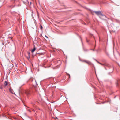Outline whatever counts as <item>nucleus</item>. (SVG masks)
<instances>
[{
  "label": "nucleus",
  "instance_id": "1",
  "mask_svg": "<svg viewBox=\"0 0 120 120\" xmlns=\"http://www.w3.org/2000/svg\"><path fill=\"white\" fill-rule=\"evenodd\" d=\"M13 66V65L11 63H10L8 65V68L9 70H11Z\"/></svg>",
  "mask_w": 120,
  "mask_h": 120
},
{
  "label": "nucleus",
  "instance_id": "2",
  "mask_svg": "<svg viewBox=\"0 0 120 120\" xmlns=\"http://www.w3.org/2000/svg\"><path fill=\"white\" fill-rule=\"evenodd\" d=\"M94 12L98 15H102V14L100 11H94Z\"/></svg>",
  "mask_w": 120,
  "mask_h": 120
},
{
  "label": "nucleus",
  "instance_id": "3",
  "mask_svg": "<svg viewBox=\"0 0 120 120\" xmlns=\"http://www.w3.org/2000/svg\"><path fill=\"white\" fill-rule=\"evenodd\" d=\"M25 93L28 96L30 94V91L29 90H27L25 91Z\"/></svg>",
  "mask_w": 120,
  "mask_h": 120
},
{
  "label": "nucleus",
  "instance_id": "4",
  "mask_svg": "<svg viewBox=\"0 0 120 120\" xmlns=\"http://www.w3.org/2000/svg\"><path fill=\"white\" fill-rule=\"evenodd\" d=\"M85 62L88 65H91V62L88 61L86 60Z\"/></svg>",
  "mask_w": 120,
  "mask_h": 120
},
{
  "label": "nucleus",
  "instance_id": "5",
  "mask_svg": "<svg viewBox=\"0 0 120 120\" xmlns=\"http://www.w3.org/2000/svg\"><path fill=\"white\" fill-rule=\"evenodd\" d=\"M9 90L10 92H11V93L13 94H14V91H13V90L11 88H9Z\"/></svg>",
  "mask_w": 120,
  "mask_h": 120
},
{
  "label": "nucleus",
  "instance_id": "6",
  "mask_svg": "<svg viewBox=\"0 0 120 120\" xmlns=\"http://www.w3.org/2000/svg\"><path fill=\"white\" fill-rule=\"evenodd\" d=\"M36 49V48L35 46H34V47L33 48V49L32 50H31V52L32 53H33L35 50Z\"/></svg>",
  "mask_w": 120,
  "mask_h": 120
},
{
  "label": "nucleus",
  "instance_id": "7",
  "mask_svg": "<svg viewBox=\"0 0 120 120\" xmlns=\"http://www.w3.org/2000/svg\"><path fill=\"white\" fill-rule=\"evenodd\" d=\"M8 84V82L6 81H5V83L4 84V86H6Z\"/></svg>",
  "mask_w": 120,
  "mask_h": 120
},
{
  "label": "nucleus",
  "instance_id": "8",
  "mask_svg": "<svg viewBox=\"0 0 120 120\" xmlns=\"http://www.w3.org/2000/svg\"><path fill=\"white\" fill-rule=\"evenodd\" d=\"M28 54L29 55V56L27 57V59H28V60H29V59H30V56H29V55L30 54V53L29 52L28 53Z\"/></svg>",
  "mask_w": 120,
  "mask_h": 120
},
{
  "label": "nucleus",
  "instance_id": "9",
  "mask_svg": "<svg viewBox=\"0 0 120 120\" xmlns=\"http://www.w3.org/2000/svg\"><path fill=\"white\" fill-rule=\"evenodd\" d=\"M116 86H118V83L117 82L116 83Z\"/></svg>",
  "mask_w": 120,
  "mask_h": 120
},
{
  "label": "nucleus",
  "instance_id": "10",
  "mask_svg": "<svg viewBox=\"0 0 120 120\" xmlns=\"http://www.w3.org/2000/svg\"><path fill=\"white\" fill-rule=\"evenodd\" d=\"M42 26L41 25H40V29L41 30L42 29Z\"/></svg>",
  "mask_w": 120,
  "mask_h": 120
},
{
  "label": "nucleus",
  "instance_id": "11",
  "mask_svg": "<svg viewBox=\"0 0 120 120\" xmlns=\"http://www.w3.org/2000/svg\"><path fill=\"white\" fill-rule=\"evenodd\" d=\"M85 60H81V61L85 62Z\"/></svg>",
  "mask_w": 120,
  "mask_h": 120
},
{
  "label": "nucleus",
  "instance_id": "12",
  "mask_svg": "<svg viewBox=\"0 0 120 120\" xmlns=\"http://www.w3.org/2000/svg\"><path fill=\"white\" fill-rule=\"evenodd\" d=\"M3 87L2 86H0V89H3Z\"/></svg>",
  "mask_w": 120,
  "mask_h": 120
},
{
  "label": "nucleus",
  "instance_id": "13",
  "mask_svg": "<svg viewBox=\"0 0 120 120\" xmlns=\"http://www.w3.org/2000/svg\"><path fill=\"white\" fill-rule=\"evenodd\" d=\"M96 61H97V62L98 63H99V64H100V62H98V61H97V60H96Z\"/></svg>",
  "mask_w": 120,
  "mask_h": 120
},
{
  "label": "nucleus",
  "instance_id": "14",
  "mask_svg": "<svg viewBox=\"0 0 120 120\" xmlns=\"http://www.w3.org/2000/svg\"><path fill=\"white\" fill-rule=\"evenodd\" d=\"M100 64L101 65H103V64L101 63H100L99 64Z\"/></svg>",
  "mask_w": 120,
  "mask_h": 120
},
{
  "label": "nucleus",
  "instance_id": "15",
  "mask_svg": "<svg viewBox=\"0 0 120 120\" xmlns=\"http://www.w3.org/2000/svg\"><path fill=\"white\" fill-rule=\"evenodd\" d=\"M24 84H23L22 85H24Z\"/></svg>",
  "mask_w": 120,
  "mask_h": 120
},
{
  "label": "nucleus",
  "instance_id": "16",
  "mask_svg": "<svg viewBox=\"0 0 120 120\" xmlns=\"http://www.w3.org/2000/svg\"><path fill=\"white\" fill-rule=\"evenodd\" d=\"M30 4H31V2H30Z\"/></svg>",
  "mask_w": 120,
  "mask_h": 120
}]
</instances>
